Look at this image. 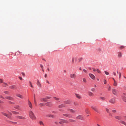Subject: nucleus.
I'll return each mask as SVG.
<instances>
[{
  "label": "nucleus",
  "mask_w": 126,
  "mask_h": 126,
  "mask_svg": "<svg viewBox=\"0 0 126 126\" xmlns=\"http://www.w3.org/2000/svg\"><path fill=\"white\" fill-rule=\"evenodd\" d=\"M29 113L30 118L32 120L35 119L36 117L33 112L31 111H30Z\"/></svg>",
  "instance_id": "1"
},
{
  "label": "nucleus",
  "mask_w": 126,
  "mask_h": 126,
  "mask_svg": "<svg viewBox=\"0 0 126 126\" xmlns=\"http://www.w3.org/2000/svg\"><path fill=\"white\" fill-rule=\"evenodd\" d=\"M109 102L111 104H115L116 103V100L115 98H113L110 99L109 100Z\"/></svg>",
  "instance_id": "2"
},
{
  "label": "nucleus",
  "mask_w": 126,
  "mask_h": 126,
  "mask_svg": "<svg viewBox=\"0 0 126 126\" xmlns=\"http://www.w3.org/2000/svg\"><path fill=\"white\" fill-rule=\"evenodd\" d=\"M61 121L59 122V123L61 124H62L63 123H68V121L66 120L60 119Z\"/></svg>",
  "instance_id": "3"
},
{
  "label": "nucleus",
  "mask_w": 126,
  "mask_h": 126,
  "mask_svg": "<svg viewBox=\"0 0 126 126\" xmlns=\"http://www.w3.org/2000/svg\"><path fill=\"white\" fill-rule=\"evenodd\" d=\"M77 75L75 73H71L70 75V77L72 79H75L76 78Z\"/></svg>",
  "instance_id": "4"
},
{
  "label": "nucleus",
  "mask_w": 126,
  "mask_h": 126,
  "mask_svg": "<svg viewBox=\"0 0 126 126\" xmlns=\"http://www.w3.org/2000/svg\"><path fill=\"white\" fill-rule=\"evenodd\" d=\"M91 108L96 112L98 113L99 112V111L98 109L95 107L94 106H92L91 107Z\"/></svg>",
  "instance_id": "5"
},
{
  "label": "nucleus",
  "mask_w": 126,
  "mask_h": 126,
  "mask_svg": "<svg viewBox=\"0 0 126 126\" xmlns=\"http://www.w3.org/2000/svg\"><path fill=\"white\" fill-rule=\"evenodd\" d=\"M63 115L66 117H68V118H72L71 115L69 113H65L63 114Z\"/></svg>",
  "instance_id": "6"
},
{
  "label": "nucleus",
  "mask_w": 126,
  "mask_h": 126,
  "mask_svg": "<svg viewBox=\"0 0 126 126\" xmlns=\"http://www.w3.org/2000/svg\"><path fill=\"white\" fill-rule=\"evenodd\" d=\"M112 91L113 94L114 95H116L117 93V91L115 89H112Z\"/></svg>",
  "instance_id": "7"
},
{
  "label": "nucleus",
  "mask_w": 126,
  "mask_h": 126,
  "mask_svg": "<svg viewBox=\"0 0 126 126\" xmlns=\"http://www.w3.org/2000/svg\"><path fill=\"white\" fill-rule=\"evenodd\" d=\"M36 84L40 88L42 87V85L38 80H37Z\"/></svg>",
  "instance_id": "8"
},
{
  "label": "nucleus",
  "mask_w": 126,
  "mask_h": 126,
  "mask_svg": "<svg viewBox=\"0 0 126 126\" xmlns=\"http://www.w3.org/2000/svg\"><path fill=\"white\" fill-rule=\"evenodd\" d=\"M83 119V117L81 115H79L78 116L76 117V119H77L82 120Z\"/></svg>",
  "instance_id": "9"
},
{
  "label": "nucleus",
  "mask_w": 126,
  "mask_h": 126,
  "mask_svg": "<svg viewBox=\"0 0 126 126\" xmlns=\"http://www.w3.org/2000/svg\"><path fill=\"white\" fill-rule=\"evenodd\" d=\"M117 57L119 58H121L122 57V53L120 52H119L117 53Z\"/></svg>",
  "instance_id": "10"
},
{
  "label": "nucleus",
  "mask_w": 126,
  "mask_h": 126,
  "mask_svg": "<svg viewBox=\"0 0 126 126\" xmlns=\"http://www.w3.org/2000/svg\"><path fill=\"white\" fill-rule=\"evenodd\" d=\"M5 98L7 99L12 100L13 99V98L12 97L10 96H6L5 97Z\"/></svg>",
  "instance_id": "11"
},
{
  "label": "nucleus",
  "mask_w": 126,
  "mask_h": 126,
  "mask_svg": "<svg viewBox=\"0 0 126 126\" xmlns=\"http://www.w3.org/2000/svg\"><path fill=\"white\" fill-rule=\"evenodd\" d=\"M89 75L90 77L92 79H95V77L93 74L91 73H90L89 74Z\"/></svg>",
  "instance_id": "12"
},
{
  "label": "nucleus",
  "mask_w": 126,
  "mask_h": 126,
  "mask_svg": "<svg viewBox=\"0 0 126 126\" xmlns=\"http://www.w3.org/2000/svg\"><path fill=\"white\" fill-rule=\"evenodd\" d=\"M46 105L48 107H51L52 105V104L51 102H49L46 103Z\"/></svg>",
  "instance_id": "13"
},
{
  "label": "nucleus",
  "mask_w": 126,
  "mask_h": 126,
  "mask_svg": "<svg viewBox=\"0 0 126 126\" xmlns=\"http://www.w3.org/2000/svg\"><path fill=\"white\" fill-rule=\"evenodd\" d=\"M67 110L71 113H75L76 112V110L70 109H68Z\"/></svg>",
  "instance_id": "14"
},
{
  "label": "nucleus",
  "mask_w": 126,
  "mask_h": 126,
  "mask_svg": "<svg viewBox=\"0 0 126 126\" xmlns=\"http://www.w3.org/2000/svg\"><path fill=\"white\" fill-rule=\"evenodd\" d=\"M2 114L4 115L7 117L8 118H10V115L9 114H8L6 113L3 112H2Z\"/></svg>",
  "instance_id": "15"
},
{
  "label": "nucleus",
  "mask_w": 126,
  "mask_h": 126,
  "mask_svg": "<svg viewBox=\"0 0 126 126\" xmlns=\"http://www.w3.org/2000/svg\"><path fill=\"white\" fill-rule=\"evenodd\" d=\"M115 118L116 119L118 120H120L122 119V117L120 116H115Z\"/></svg>",
  "instance_id": "16"
},
{
  "label": "nucleus",
  "mask_w": 126,
  "mask_h": 126,
  "mask_svg": "<svg viewBox=\"0 0 126 126\" xmlns=\"http://www.w3.org/2000/svg\"><path fill=\"white\" fill-rule=\"evenodd\" d=\"M46 116L47 117L50 118H54L55 117V116L54 115L50 114H48Z\"/></svg>",
  "instance_id": "17"
},
{
  "label": "nucleus",
  "mask_w": 126,
  "mask_h": 126,
  "mask_svg": "<svg viewBox=\"0 0 126 126\" xmlns=\"http://www.w3.org/2000/svg\"><path fill=\"white\" fill-rule=\"evenodd\" d=\"M53 99L56 101H57V102H59L60 101V99L59 98L56 97H53Z\"/></svg>",
  "instance_id": "18"
},
{
  "label": "nucleus",
  "mask_w": 126,
  "mask_h": 126,
  "mask_svg": "<svg viewBox=\"0 0 126 126\" xmlns=\"http://www.w3.org/2000/svg\"><path fill=\"white\" fill-rule=\"evenodd\" d=\"M88 95L90 96L93 97L94 96V94L91 92L89 91L88 92Z\"/></svg>",
  "instance_id": "19"
},
{
  "label": "nucleus",
  "mask_w": 126,
  "mask_h": 126,
  "mask_svg": "<svg viewBox=\"0 0 126 126\" xmlns=\"http://www.w3.org/2000/svg\"><path fill=\"white\" fill-rule=\"evenodd\" d=\"M75 95H76V97L77 98H78L79 99H80L81 98V97L80 94H75Z\"/></svg>",
  "instance_id": "20"
},
{
  "label": "nucleus",
  "mask_w": 126,
  "mask_h": 126,
  "mask_svg": "<svg viewBox=\"0 0 126 126\" xmlns=\"http://www.w3.org/2000/svg\"><path fill=\"white\" fill-rule=\"evenodd\" d=\"M16 118H18L19 119H25V118L24 117L21 116H16Z\"/></svg>",
  "instance_id": "21"
},
{
  "label": "nucleus",
  "mask_w": 126,
  "mask_h": 126,
  "mask_svg": "<svg viewBox=\"0 0 126 126\" xmlns=\"http://www.w3.org/2000/svg\"><path fill=\"white\" fill-rule=\"evenodd\" d=\"M71 103V102L69 100H67L65 101H64V103L65 104H70Z\"/></svg>",
  "instance_id": "22"
},
{
  "label": "nucleus",
  "mask_w": 126,
  "mask_h": 126,
  "mask_svg": "<svg viewBox=\"0 0 126 126\" xmlns=\"http://www.w3.org/2000/svg\"><path fill=\"white\" fill-rule=\"evenodd\" d=\"M119 122L120 123L124 125H125L126 126V123L123 120H121L119 121Z\"/></svg>",
  "instance_id": "23"
},
{
  "label": "nucleus",
  "mask_w": 126,
  "mask_h": 126,
  "mask_svg": "<svg viewBox=\"0 0 126 126\" xmlns=\"http://www.w3.org/2000/svg\"><path fill=\"white\" fill-rule=\"evenodd\" d=\"M65 107V105L63 104H61L59 105L58 107L59 108H62L64 107Z\"/></svg>",
  "instance_id": "24"
},
{
  "label": "nucleus",
  "mask_w": 126,
  "mask_h": 126,
  "mask_svg": "<svg viewBox=\"0 0 126 126\" xmlns=\"http://www.w3.org/2000/svg\"><path fill=\"white\" fill-rule=\"evenodd\" d=\"M28 105L30 108L31 109H32V104L30 102H29V103H28Z\"/></svg>",
  "instance_id": "25"
},
{
  "label": "nucleus",
  "mask_w": 126,
  "mask_h": 126,
  "mask_svg": "<svg viewBox=\"0 0 126 126\" xmlns=\"http://www.w3.org/2000/svg\"><path fill=\"white\" fill-rule=\"evenodd\" d=\"M122 98L123 100L125 102H126V98L125 96H122Z\"/></svg>",
  "instance_id": "26"
},
{
  "label": "nucleus",
  "mask_w": 126,
  "mask_h": 126,
  "mask_svg": "<svg viewBox=\"0 0 126 126\" xmlns=\"http://www.w3.org/2000/svg\"><path fill=\"white\" fill-rule=\"evenodd\" d=\"M16 96L20 98H23L22 96L20 94H16Z\"/></svg>",
  "instance_id": "27"
},
{
  "label": "nucleus",
  "mask_w": 126,
  "mask_h": 126,
  "mask_svg": "<svg viewBox=\"0 0 126 126\" xmlns=\"http://www.w3.org/2000/svg\"><path fill=\"white\" fill-rule=\"evenodd\" d=\"M99 99L100 100H105V98L103 97H99Z\"/></svg>",
  "instance_id": "28"
},
{
  "label": "nucleus",
  "mask_w": 126,
  "mask_h": 126,
  "mask_svg": "<svg viewBox=\"0 0 126 126\" xmlns=\"http://www.w3.org/2000/svg\"><path fill=\"white\" fill-rule=\"evenodd\" d=\"M38 106L39 107H41L45 106L44 104L43 103H40L38 104Z\"/></svg>",
  "instance_id": "29"
},
{
  "label": "nucleus",
  "mask_w": 126,
  "mask_h": 126,
  "mask_svg": "<svg viewBox=\"0 0 126 126\" xmlns=\"http://www.w3.org/2000/svg\"><path fill=\"white\" fill-rule=\"evenodd\" d=\"M15 87V85L11 86L9 87L10 88L12 89H14Z\"/></svg>",
  "instance_id": "30"
},
{
  "label": "nucleus",
  "mask_w": 126,
  "mask_h": 126,
  "mask_svg": "<svg viewBox=\"0 0 126 126\" xmlns=\"http://www.w3.org/2000/svg\"><path fill=\"white\" fill-rule=\"evenodd\" d=\"M40 100L41 101H43L44 102H46V98H41L40 99Z\"/></svg>",
  "instance_id": "31"
},
{
  "label": "nucleus",
  "mask_w": 126,
  "mask_h": 126,
  "mask_svg": "<svg viewBox=\"0 0 126 126\" xmlns=\"http://www.w3.org/2000/svg\"><path fill=\"white\" fill-rule=\"evenodd\" d=\"M29 85L30 86V87L32 88H33V87L32 85V82L31 81H29Z\"/></svg>",
  "instance_id": "32"
},
{
  "label": "nucleus",
  "mask_w": 126,
  "mask_h": 126,
  "mask_svg": "<svg viewBox=\"0 0 126 126\" xmlns=\"http://www.w3.org/2000/svg\"><path fill=\"white\" fill-rule=\"evenodd\" d=\"M69 120L70 122H76L75 120H74L72 119H69Z\"/></svg>",
  "instance_id": "33"
},
{
  "label": "nucleus",
  "mask_w": 126,
  "mask_h": 126,
  "mask_svg": "<svg viewBox=\"0 0 126 126\" xmlns=\"http://www.w3.org/2000/svg\"><path fill=\"white\" fill-rule=\"evenodd\" d=\"M51 98V97L50 96H46L45 97V98H46V100L47 99H50Z\"/></svg>",
  "instance_id": "34"
},
{
  "label": "nucleus",
  "mask_w": 126,
  "mask_h": 126,
  "mask_svg": "<svg viewBox=\"0 0 126 126\" xmlns=\"http://www.w3.org/2000/svg\"><path fill=\"white\" fill-rule=\"evenodd\" d=\"M3 86L6 87L7 86H8V85L7 83H4Z\"/></svg>",
  "instance_id": "35"
},
{
  "label": "nucleus",
  "mask_w": 126,
  "mask_h": 126,
  "mask_svg": "<svg viewBox=\"0 0 126 126\" xmlns=\"http://www.w3.org/2000/svg\"><path fill=\"white\" fill-rule=\"evenodd\" d=\"M39 123L40 125H43V126L44 125L43 122L42 121H40Z\"/></svg>",
  "instance_id": "36"
},
{
  "label": "nucleus",
  "mask_w": 126,
  "mask_h": 126,
  "mask_svg": "<svg viewBox=\"0 0 126 126\" xmlns=\"http://www.w3.org/2000/svg\"><path fill=\"white\" fill-rule=\"evenodd\" d=\"M113 85L114 86H116L117 85V84L116 81H114Z\"/></svg>",
  "instance_id": "37"
},
{
  "label": "nucleus",
  "mask_w": 126,
  "mask_h": 126,
  "mask_svg": "<svg viewBox=\"0 0 126 126\" xmlns=\"http://www.w3.org/2000/svg\"><path fill=\"white\" fill-rule=\"evenodd\" d=\"M82 80L83 82H84L85 83H86L87 82L86 80V79L84 78H82Z\"/></svg>",
  "instance_id": "38"
},
{
  "label": "nucleus",
  "mask_w": 126,
  "mask_h": 126,
  "mask_svg": "<svg viewBox=\"0 0 126 126\" xmlns=\"http://www.w3.org/2000/svg\"><path fill=\"white\" fill-rule=\"evenodd\" d=\"M124 47L123 46H121L119 47L120 49H122L124 48Z\"/></svg>",
  "instance_id": "39"
},
{
  "label": "nucleus",
  "mask_w": 126,
  "mask_h": 126,
  "mask_svg": "<svg viewBox=\"0 0 126 126\" xmlns=\"http://www.w3.org/2000/svg\"><path fill=\"white\" fill-rule=\"evenodd\" d=\"M75 60V58L74 57H73L72 60V63H74V61Z\"/></svg>",
  "instance_id": "40"
},
{
  "label": "nucleus",
  "mask_w": 126,
  "mask_h": 126,
  "mask_svg": "<svg viewBox=\"0 0 126 126\" xmlns=\"http://www.w3.org/2000/svg\"><path fill=\"white\" fill-rule=\"evenodd\" d=\"M12 112L14 114H19V113L18 112L15 111H12Z\"/></svg>",
  "instance_id": "41"
},
{
  "label": "nucleus",
  "mask_w": 126,
  "mask_h": 126,
  "mask_svg": "<svg viewBox=\"0 0 126 126\" xmlns=\"http://www.w3.org/2000/svg\"><path fill=\"white\" fill-rule=\"evenodd\" d=\"M34 104H35V105H36L37 104V102H36L35 100V96H34Z\"/></svg>",
  "instance_id": "42"
},
{
  "label": "nucleus",
  "mask_w": 126,
  "mask_h": 126,
  "mask_svg": "<svg viewBox=\"0 0 126 126\" xmlns=\"http://www.w3.org/2000/svg\"><path fill=\"white\" fill-rule=\"evenodd\" d=\"M19 107V106L17 105L15 107V108L17 109H18Z\"/></svg>",
  "instance_id": "43"
},
{
  "label": "nucleus",
  "mask_w": 126,
  "mask_h": 126,
  "mask_svg": "<svg viewBox=\"0 0 126 126\" xmlns=\"http://www.w3.org/2000/svg\"><path fill=\"white\" fill-rule=\"evenodd\" d=\"M104 72L105 74L107 75H108L109 74V73L108 72L105 71H104Z\"/></svg>",
  "instance_id": "44"
},
{
  "label": "nucleus",
  "mask_w": 126,
  "mask_h": 126,
  "mask_svg": "<svg viewBox=\"0 0 126 126\" xmlns=\"http://www.w3.org/2000/svg\"><path fill=\"white\" fill-rule=\"evenodd\" d=\"M4 93L6 94H8L9 93V92L7 91H5L4 92Z\"/></svg>",
  "instance_id": "45"
},
{
  "label": "nucleus",
  "mask_w": 126,
  "mask_h": 126,
  "mask_svg": "<svg viewBox=\"0 0 126 126\" xmlns=\"http://www.w3.org/2000/svg\"><path fill=\"white\" fill-rule=\"evenodd\" d=\"M108 90L109 91H110L111 89V87L109 85H108Z\"/></svg>",
  "instance_id": "46"
},
{
  "label": "nucleus",
  "mask_w": 126,
  "mask_h": 126,
  "mask_svg": "<svg viewBox=\"0 0 126 126\" xmlns=\"http://www.w3.org/2000/svg\"><path fill=\"white\" fill-rule=\"evenodd\" d=\"M106 110L107 112H108V113H110V110L108 109L107 108L106 109Z\"/></svg>",
  "instance_id": "47"
},
{
  "label": "nucleus",
  "mask_w": 126,
  "mask_h": 126,
  "mask_svg": "<svg viewBox=\"0 0 126 126\" xmlns=\"http://www.w3.org/2000/svg\"><path fill=\"white\" fill-rule=\"evenodd\" d=\"M97 72L98 73H101V71L98 69H97L96 70Z\"/></svg>",
  "instance_id": "48"
},
{
  "label": "nucleus",
  "mask_w": 126,
  "mask_h": 126,
  "mask_svg": "<svg viewBox=\"0 0 126 126\" xmlns=\"http://www.w3.org/2000/svg\"><path fill=\"white\" fill-rule=\"evenodd\" d=\"M95 89L94 88H92L91 89V91H92L93 92H94L95 91Z\"/></svg>",
  "instance_id": "49"
},
{
  "label": "nucleus",
  "mask_w": 126,
  "mask_h": 126,
  "mask_svg": "<svg viewBox=\"0 0 126 126\" xmlns=\"http://www.w3.org/2000/svg\"><path fill=\"white\" fill-rule=\"evenodd\" d=\"M10 122L11 123H13L14 124H16L17 123L16 122H12V121H10Z\"/></svg>",
  "instance_id": "50"
},
{
  "label": "nucleus",
  "mask_w": 126,
  "mask_h": 126,
  "mask_svg": "<svg viewBox=\"0 0 126 126\" xmlns=\"http://www.w3.org/2000/svg\"><path fill=\"white\" fill-rule=\"evenodd\" d=\"M112 112L113 113H115L116 112V111L115 110H112Z\"/></svg>",
  "instance_id": "51"
},
{
  "label": "nucleus",
  "mask_w": 126,
  "mask_h": 126,
  "mask_svg": "<svg viewBox=\"0 0 126 126\" xmlns=\"http://www.w3.org/2000/svg\"><path fill=\"white\" fill-rule=\"evenodd\" d=\"M119 79H120V78H121V73L120 72L119 73Z\"/></svg>",
  "instance_id": "52"
},
{
  "label": "nucleus",
  "mask_w": 126,
  "mask_h": 126,
  "mask_svg": "<svg viewBox=\"0 0 126 126\" xmlns=\"http://www.w3.org/2000/svg\"><path fill=\"white\" fill-rule=\"evenodd\" d=\"M85 112L87 114L88 113V109H86L85 110Z\"/></svg>",
  "instance_id": "53"
},
{
  "label": "nucleus",
  "mask_w": 126,
  "mask_h": 126,
  "mask_svg": "<svg viewBox=\"0 0 126 126\" xmlns=\"http://www.w3.org/2000/svg\"><path fill=\"white\" fill-rule=\"evenodd\" d=\"M104 82L105 84H106L107 83V81L105 79H104Z\"/></svg>",
  "instance_id": "54"
},
{
  "label": "nucleus",
  "mask_w": 126,
  "mask_h": 126,
  "mask_svg": "<svg viewBox=\"0 0 126 126\" xmlns=\"http://www.w3.org/2000/svg\"><path fill=\"white\" fill-rule=\"evenodd\" d=\"M0 97L3 99H4L5 98L4 97H3L1 95H0Z\"/></svg>",
  "instance_id": "55"
},
{
  "label": "nucleus",
  "mask_w": 126,
  "mask_h": 126,
  "mask_svg": "<svg viewBox=\"0 0 126 126\" xmlns=\"http://www.w3.org/2000/svg\"><path fill=\"white\" fill-rule=\"evenodd\" d=\"M123 95H122V96H125V97H126V94L125 93H123Z\"/></svg>",
  "instance_id": "56"
},
{
  "label": "nucleus",
  "mask_w": 126,
  "mask_h": 126,
  "mask_svg": "<svg viewBox=\"0 0 126 126\" xmlns=\"http://www.w3.org/2000/svg\"><path fill=\"white\" fill-rule=\"evenodd\" d=\"M9 103H10V104H14V103L11 102V101L9 102Z\"/></svg>",
  "instance_id": "57"
},
{
  "label": "nucleus",
  "mask_w": 126,
  "mask_h": 126,
  "mask_svg": "<svg viewBox=\"0 0 126 126\" xmlns=\"http://www.w3.org/2000/svg\"><path fill=\"white\" fill-rule=\"evenodd\" d=\"M83 71L86 73L87 72V71L85 69H83Z\"/></svg>",
  "instance_id": "58"
},
{
  "label": "nucleus",
  "mask_w": 126,
  "mask_h": 126,
  "mask_svg": "<svg viewBox=\"0 0 126 126\" xmlns=\"http://www.w3.org/2000/svg\"><path fill=\"white\" fill-rule=\"evenodd\" d=\"M40 67H41V68H43V65H42V64H41L40 65Z\"/></svg>",
  "instance_id": "59"
},
{
  "label": "nucleus",
  "mask_w": 126,
  "mask_h": 126,
  "mask_svg": "<svg viewBox=\"0 0 126 126\" xmlns=\"http://www.w3.org/2000/svg\"><path fill=\"white\" fill-rule=\"evenodd\" d=\"M19 79H20V80H22V78L21 77H19Z\"/></svg>",
  "instance_id": "60"
},
{
  "label": "nucleus",
  "mask_w": 126,
  "mask_h": 126,
  "mask_svg": "<svg viewBox=\"0 0 126 126\" xmlns=\"http://www.w3.org/2000/svg\"><path fill=\"white\" fill-rule=\"evenodd\" d=\"M93 71H96L95 69V68H93Z\"/></svg>",
  "instance_id": "61"
},
{
  "label": "nucleus",
  "mask_w": 126,
  "mask_h": 126,
  "mask_svg": "<svg viewBox=\"0 0 126 126\" xmlns=\"http://www.w3.org/2000/svg\"><path fill=\"white\" fill-rule=\"evenodd\" d=\"M113 75L114 76H115L116 75V73L115 72H113Z\"/></svg>",
  "instance_id": "62"
},
{
  "label": "nucleus",
  "mask_w": 126,
  "mask_h": 126,
  "mask_svg": "<svg viewBox=\"0 0 126 126\" xmlns=\"http://www.w3.org/2000/svg\"><path fill=\"white\" fill-rule=\"evenodd\" d=\"M3 103V102L0 100V103Z\"/></svg>",
  "instance_id": "63"
},
{
  "label": "nucleus",
  "mask_w": 126,
  "mask_h": 126,
  "mask_svg": "<svg viewBox=\"0 0 126 126\" xmlns=\"http://www.w3.org/2000/svg\"><path fill=\"white\" fill-rule=\"evenodd\" d=\"M0 82L1 83L2 82V80L1 79H0Z\"/></svg>",
  "instance_id": "64"
}]
</instances>
